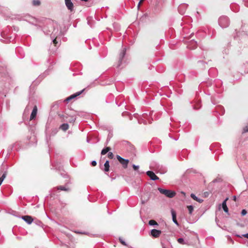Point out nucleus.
Wrapping results in <instances>:
<instances>
[{"label": "nucleus", "mask_w": 248, "mask_h": 248, "mask_svg": "<svg viewBox=\"0 0 248 248\" xmlns=\"http://www.w3.org/2000/svg\"><path fill=\"white\" fill-rule=\"evenodd\" d=\"M42 30L45 34L50 35L53 44L56 46L58 43L57 39L62 35L61 31H59L57 23L53 20H48Z\"/></svg>", "instance_id": "1"}, {"label": "nucleus", "mask_w": 248, "mask_h": 248, "mask_svg": "<svg viewBox=\"0 0 248 248\" xmlns=\"http://www.w3.org/2000/svg\"><path fill=\"white\" fill-rule=\"evenodd\" d=\"M218 22L219 25L222 28H226L229 26L230 24V20L228 16H222L218 18Z\"/></svg>", "instance_id": "2"}, {"label": "nucleus", "mask_w": 248, "mask_h": 248, "mask_svg": "<svg viewBox=\"0 0 248 248\" xmlns=\"http://www.w3.org/2000/svg\"><path fill=\"white\" fill-rule=\"evenodd\" d=\"M158 190L161 194H162L165 195L166 197H167L168 198H170L174 197L176 195V193L173 191L163 189L160 187L158 188Z\"/></svg>", "instance_id": "3"}, {"label": "nucleus", "mask_w": 248, "mask_h": 248, "mask_svg": "<svg viewBox=\"0 0 248 248\" xmlns=\"http://www.w3.org/2000/svg\"><path fill=\"white\" fill-rule=\"evenodd\" d=\"M116 157L120 163L122 165L124 168L126 169L127 167L129 162L128 159H124L119 155H117Z\"/></svg>", "instance_id": "4"}, {"label": "nucleus", "mask_w": 248, "mask_h": 248, "mask_svg": "<svg viewBox=\"0 0 248 248\" xmlns=\"http://www.w3.org/2000/svg\"><path fill=\"white\" fill-rule=\"evenodd\" d=\"M126 48H124L119 54V60L117 67H120L122 63V60L125 55Z\"/></svg>", "instance_id": "5"}, {"label": "nucleus", "mask_w": 248, "mask_h": 248, "mask_svg": "<svg viewBox=\"0 0 248 248\" xmlns=\"http://www.w3.org/2000/svg\"><path fill=\"white\" fill-rule=\"evenodd\" d=\"M146 174L150 178V179L152 180H153V181H155V180H159V177L158 176H157L155 173L152 171H150V170H148L146 172Z\"/></svg>", "instance_id": "6"}, {"label": "nucleus", "mask_w": 248, "mask_h": 248, "mask_svg": "<svg viewBox=\"0 0 248 248\" xmlns=\"http://www.w3.org/2000/svg\"><path fill=\"white\" fill-rule=\"evenodd\" d=\"M161 233V231L156 229H153L150 232V235L154 238L158 237Z\"/></svg>", "instance_id": "7"}, {"label": "nucleus", "mask_w": 248, "mask_h": 248, "mask_svg": "<svg viewBox=\"0 0 248 248\" xmlns=\"http://www.w3.org/2000/svg\"><path fill=\"white\" fill-rule=\"evenodd\" d=\"M197 42L192 39L188 44L187 47L189 49H194L197 47Z\"/></svg>", "instance_id": "8"}, {"label": "nucleus", "mask_w": 248, "mask_h": 248, "mask_svg": "<svg viewBox=\"0 0 248 248\" xmlns=\"http://www.w3.org/2000/svg\"><path fill=\"white\" fill-rule=\"evenodd\" d=\"M21 218L24 220L26 222H27L28 224H31L33 219L31 216H24L21 217Z\"/></svg>", "instance_id": "9"}, {"label": "nucleus", "mask_w": 248, "mask_h": 248, "mask_svg": "<svg viewBox=\"0 0 248 248\" xmlns=\"http://www.w3.org/2000/svg\"><path fill=\"white\" fill-rule=\"evenodd\" d=\"M65 3L68 10L71 11L73 10L74 5L71 0H65Z\"/></svg>", "instance_id": "10"}, {"label": "nucleus", "mask_w": 248, "mask_h": 248, "mask_svg": "<svg viewBox=\"0 0 248 248\" xmlns=\"http://www.w3.org/2000/svg\"><path fill=\"white\" fill-rule=\"evenodd\" d=\"M37 112V108L36 106H35L33 107V110H32V111L31 112V116H30V120H31L35 119V118L36 116Z\"/></svg>", "instance_id": "11"}, {"label": "nucleus", "mask_w": 248, "mask_h": 248, "mask_svg": "<svg viewBox=\"0 0 248 248\" xmlns=\"http://www.w3.org/2000/svg\"><path fill=\"white\" fill-rule=\"evenodd\" d=\"M171 216H172V218L173 222L176 225H177V226H179V223H178V222H177V221L176 220V212L173 210L172 209L171 210Z\"/></svg>", "instance_id": "12"}, {"label": "nucleus", "mask_w": 248, "mask_h": 248, "mask_svg": "<svg viewBox=\"0 0 248 248\" xmlns=\"http://www.w3.org/2000/svg\"><path fill=\"white\" fill-rule=\"evenodd\" d=\"M228 200V198H227L222 203V207L224 211V212L226 213H228L229 212V209L227 207L226 202Z\"/></svg>", "instance_id": "13"}, {"label": "nucleus", "mask_w": 248, "mask_h": 248, "mask_svg": "<svg viewBox=\"0 0 248 248\" xmlns=\"http://www.w3.org/2000/svg\"><path fill=\"white\" fill-rule=\"evenodd\" d=\"M84 91V89H83L82 90H81L80 91L76 93H74V94L71 95L70 96V97L72 99H73L76 98L77 97H78V96H79V95H80Z\"/></svg>", "instance_id": "14"}, {"label": "nucleus", "mask_w": 248, "mask_h": 248, "mask_svg": "<svg viewBox=\"0 0 248 248\" xmlns=\"http://www.w3.org/2000/svg\"><path fill=\"white\" fill-rule=\"evenodd\" d=\"M191 197L194 199V200H195L196 201L199 202V203H202V202L203 201V200L202 199H201L200 198H199L198 197H197L195 194L192 193L191 194V195H190Z\"/></svg>", "instance_id": "15"}, {"label": "nucleus", "mask_w": 248, "mask_h": 248, "mask_svg": "<svg viewBox=\"0 0 248 248\" xmlns=\"http://www.w3.org/2000/svg\"><path fill=\"white\" fill-rule=\"evenodd\" d=\"M105 172H108L109 170V161L107 160L104 164V169L103 170Z\"/></svg>", "instance_id": "16"}, {"label": "nucleus", "mask_w": 248, "mask_h": 248, "mask_svg": "<svg viewBox=\"0 0 248 248\" xmlns=\"http://www.w3.org/2000/svg\"><path fill=\"white\" fill-rule=\"evenodd\" d=\"M60 128L63 131H65L69 128V125L67 123L62 124L61 125Z\"/></svg>", "instance_id": "17"}, {"label": "nucleus", "mask_w": 248, "mask_h": 248, "mask_svg": "<svg viewBox=\"0 0 248 248\" xmlns=\"http://www.w3.org/2000/svg\"><path fill=\"white\" fill-rule=\"evenodd\" d=\"M110 150H111L110 147H107L104 148L102 150L101 154L102 155H104L106 154L107 153H108V151H109Z\"/></svg>", "instance_id": "18"}, {"label": "nucleus", "mask_w": 248, "mask_h": 248, "mask_svg": "<svg viewBox=\"0 0 248 248\" xmlns=\"http://www.w3.org/2000/svg\"><path fill=\"white\" fill-rule=\"evenodd\" d=\"M57 188L58 190H63V191H69V190H70V189L69 188L66 187L65 186H58L57 187Z\"/></svg>", "instance_id": "19"}, {"label": "nucleus", "mask_w": 248, "mask_h": 248, "mask_svg": "<svg viewBox=\"0 0 248 248\" xmlns=\"http://www.w3.org/2000/svg\"><path fill=\"white\" fill-rule=\"evenodd\" d=\"M187 6L185 4H183V5H180L179 7H178V11L179 12V13L181 14V15H183L184 14V12L183 11H181V9H185Z\"/></svg>", "instance_id": "20"}, {"label": "nucleus", "mask_w": 248, "mask_h": 248, "mask_svg": "<svg viewBox=\"0 0 248 248\" xmlns=\"http://www.w3.org/2000/svg\"><path fill=\"white\" fill-rule=\"evenodd\" d=\"M7 175V172L5 171L2 175L0 177V186L1 185L2 182L3 181L4 179L6 177Z\"/></svg>", "instance_id": "21"}, {"label": "nucleus", "mask_w": 248, "mask_h": 248, "mask_svg": "<svg viewBox=\"0 0 248 248\" xmlns=\"http://www.w3.org/2000/svg\"><path fill=\"white\" fill-rule=\"evenodd\" d=\"M7 175V172L5 171L2 175L0 177V186L1 185L2 182L3 181L4 179L6 177Z\"/></svg>", "instance_id": "22"}, {"label": "nucleus", "mask_w": 248, "mask_h": 248, "mask_svg": "<svg viewBox=\"0 0 248 248\" xmlns=\"http://www.w3.org/2000/svg\"><path fill=\"white\" fill-rule=\"evenodd\" d=\"M7 175V172L5 171L2 175L0 177V186L1 185L2 182L3 181L4 179L6 177Z\"/></svg>", "instance_id": "23"}, {"label": "nucleus", "mask_w": 248, "mask_h": 248, "mask_svg": "<svg viewBox=\"0 0 248 248\" xmlns=\"http://www.w3.org/2000/svg\"><path fill=\"white\" fill-rule=\"evenodd\" d=\"M149 224L151 226H158V223L154 220H150L149 221Z\"/></svg>", "instance_id": "24"}, {"label": "nucleus", "mask_w": 248, "mask_h": 248, "mask_svg": "<svg viewBox=\"0 0 248 248\" xmlns=\"http://www.w3.org/2000/svg\"><path fill=\"white\" fill-rule=\"evenodd\" d=\"M187 209L190 215H192L193 211V206L191 205L187 206Z\"/></svg>", "instance_id": "25"}, {"label": "nucleus", "mask_w": 248, "mask_h": 248, "mask_svg": "<svg viewBox=\"0 0 248 248\" xmlns=\"http://www.w3.org/2000/svg\"><path fill=\"white\" fill-rule=\"evenodd\" d=\"M119 240L122 244H123L124 246H127L129 248H130L131 247H129L128 245L126 243V242L122 238L119 237Z\"/></svg>", "instance_id": "26"}, {"label": "nucleus", "mask_w": 248, "mask_h": 248, "mask_svg": "<svg viewBox=\"0 0 248 248\" xmlns=\"http://www.w3.org/2000/svg\"><path fill=\"white\" fill-rule=\"evenodd\" d=\"M32 3L34 6H38L40 5V1L39 0H33L32 1Z\"/></svg>", "instance_id": "27"}, {"label": "nucleus", "mask_w": 248, "mask_h": 248, "mask_svg": "<svg viewBox=\"0 0 248 248\" xmlns=\"http://www.w3.org/2000/svg\"><path fill=\"white\" fill-rule=\"evenodd\" d=\"M178 242L181 244L184 245L186 243L184 241V239L183 238H179L177 240Z\"/></svg>", "instance_id": "28"}, {"label": "nucleus", "mask_w": 248, "mask_h": 248, "mask_svg": "<svg viewBox=\"0 0 248 248\" xmlns=\"http://www.w3.org/2000/svg\"><path fill=\"white\" fill-rule=\"evenodd\" d=\"M108 156L110 159H112L114 157V155L112 152H110L108 151Z\"/></svg>", "instance_id": "29"}, {"label": "nucleus", "mask_w": 248, "mask_h": 248, "mask_svg": "<svg viewBox=\"0 0 248 248\" xmlns=\"http://www.w3.org/2000/svg\"><path fill=\"white\" fill-rule=\"evenodd\" d=\"M5 71H6L5 68L2 66L0 65V73H4Z\"/></svg>", "instance_id": "30"}, {"label": "nucleus", "mask_w": 248, "mask_h": 248, "mask_svg": "<svg viewBox=\"0 0 248 248\" xmlns=\"http://www.w3.org/2000/svg\"><path fill=\"white\" fill-rule=\"evenodd\" d=\"M133 168L134 170H138L139 169V166L133 164L132 165Z\"/></svg>", "instance_id": "31"}, {"label": "nucleus", "mask_w": 248, "mask_h": 248, "mask_svg": "<svg viewBox=\"0 0 248 248\" xmlns=\"http://www.w3.org/2000/svg\"><path fill=\"white\" fill-rule=\"evenodd\" d=\"M247 213V211L245 209H243L241 211V215L242 216H245Z\"/></svg>", "instance_id": "32"}, {"label": "nucleus", "mask_w": 248, "mask_h": 248, "mask_svg": "<svg viewBox=\"0 0 248 248\" xmlns=\"http://www.w3.org/2000/svg\"><path fill=\"white\" fill-rule=\"evenodd\" d=\"M14 39H13L12 37H10L9 39H7V40L5 41V43H8L12 42Z\"/></svg>", "instance_id": "33"}, {"label": "nucleus", "mask_w": 248, "mask_h": 248, "mask_svg": "<svg viewBox=\"0 0 248 248\" xmlns=\"http://www.w3.org/2000/svg\"><path fill=\"white\" fill-rule=\"evenodd\" d=\"M97 164V163H96V161H95V160H93V161H92L91 162V165L93 166H95Z\"/></svg>", "instance_id": "34"}, {"label": "nucleus", "mask_w": 248, "mask_h": 248, "mask_svg": "<svg viewBox=\"0 0 248 248\" xmlns=\"http://www.w3.org/2000/svg\"><path fill=\"white\" fill-rule=\"evenodd\" d=\"M35 223L39 225V226H41L42 224V222L41 221H39V220H38V221H35Z\"/></svg>", "instance_id": "35"}, {"label": "nucleus", "mask_w": 248, "mask_h": 248, "mask_svg": "<svg viewBox=\"0 0 248 248\" xmlns=\"http://www.w3.org/2000/svg\"><path fill=\"white\" fill-rule=\"evenodd\" d=\"M238 236L240 237H242L243 236V237H246L248 239V233L242 234V236H240L239 235H238Z\"/></svg>", "instance_id": "36"}, {"label": "nucleus", "mask_w": 248, "mask_h": 248, "mask_svg": "<svg viewBox=\"0 0 248 248\" xmlns=\"http://www.w3.org/2000/svg\"><path fill=\"white\" fill-rule=\"evenodd\" d=\"M72 99L70 98V96L68 97H67L65 100H64V101L65 102H69L70 101V100H71Z\"/></svg>", "instance_id": "37"}, {"label": "nucleus", "mask_w": 248, "mask_h": 248, "mask_svg": "<svg viewBox=\"0 0 248 248\" xmlns=\"http://www.w3.org/2000/svg\"><path fill=\"white\" fill-rule=\"evenodd\" d=\"M243 1L244 2V4L247 6L248 7V0H243Z\"/></svg>", "instance_id": "38"}, {"label": "nucleus", "mask_w": 248, "mask_h": 248, "mask_svg": "<svg viewBox=\"0 0 248 248\" xmlns=\"http://www.w3.org/2000/svg\"><path fill=\"white\" fill-rule=\"evenodd\" d=\"M141 122H143L144 123V124H147V122L146 121H143V120H139V123H141Z\"/></svg>", "instance_id": "39"}, {"label": "nucleus", "mask_w": 248, "mask_h": 248, "mask_svg": "<svg viewBox=\"0 0 248 248\" xmlns=\"http://www.w3.org/2000/svg\"><path fill=\"white\" fill-rule=\"evenodd\" d=\"M87 20H88V25H89L92 27V26L91 25H90V22L89 21V17L87 18Z\"/></svg>", "instance_id": "40"}, {"label": "nucleus", "mask_w": 248, "mask_h": 248, "mask_svg": "<svg viewBox=\"0 0 248 248\" xmlns=\"http://www.w3.org/2000/svg\"><path fill=\"white\" fill-rule=\"evenodd\" d=\"M62 176L63 177H65V176L66 175V174H64V173H61V174Z\"/></svg>", "instance_id": "41"}, {"label": "nucleus", "mask_w": 248, "mask_h": 248, "mask_svg": "<svg viewBox=\"0 0 248 248\" xmlns=\"http://www.w3.org/2000/svg\"><path fill=\"white\" fill-rule=\"evenodd\" d=\"M236 196H234L233 197V200L234 201H236Z\"/></svg>", "instance_id": "42"}, {"label": "nucleus", "mask_w": 248, "mask_h": 248, "mask_svg": "<svg viewBox=\"0 0 248 248\" xmlns=\"http://www.w3.org/2000/svg\"><path fill=\"white\" fill-rule=\"evenodd\" d=\"M141 1L142 0H140V1L139 2L138 7H140Z\"/></svg>", "instance_id": "43"}, {"label": "nucleus", "mask_w": 248, "mask_h": 248, "mask_svg": "<svg viewBox=\"0 0 248 248\" xmlns=\"http://www.w3.org/2000/svg\"><path fill=\"white\" fill-rule=\"evenodd\" d=\"M217 182V179H215L213 181V183H215V182Z\"/></svg>", "instance_id": "44"}, {"label": "nucleus", "mask_w": 248, "mask_h": 248, "mask_svg": "<svg viewBox=\"0 0 248 248\" xmlns=\"http://www.w3.org/2000/svg\"><path fill=\"white\" fill-rule=\"evenodd\" d=\"M111 138V137H110L109 138L108 137V139H107V140H110V138Z\"/></svg>", "instance_id": "45"}, {"label": "nucleus", "mask_w": 248, "mask_h": 248, "mask_svg": "<svg viewBox=\"0 0 248 248\" xmlns=\"http://www.w3.org/2000/svg\"><path fill=\"white\" fill-rule=\"evenodd\" d=\"M144 203H145V202L144 201H142V203L143 204Z\"/></svg>", "instance_id": "46"}]
</instances>
